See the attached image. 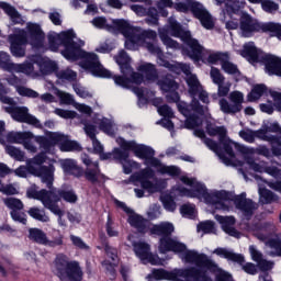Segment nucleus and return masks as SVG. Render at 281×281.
Wrapping results in <instances>:
<instances>
[{
	"instance_id": "63",
	"label": "nucleus",
	"mask_w": 281,
	"mask_h": 281,
	"mask_svg": "<svg viewBox=\"0 0 281 281\" xmlns=\"http://www.w3.org/2000/svg\"><path fill=\"white\" fill-rule=\"evenodd\" d=\"M239 137H241V139H244V142H247L248 144H254V142H256L254 130H241L239 132Z\"/></svg>"
},
{
	"instance_id": "44",
	"label": "nucleus",
	"mask_w": 281,
	"mask_h": 281,
	"mask_svg": "<svg viewBox=\"0 0 281 281\" xmlns=\"http://www.w3.org/2000/svg\"><path fill=\"white\" fill-rule=\"evenodd\" d=\"M267 91V86L260 83L256 85L250 93L248 94V101L249 102H256V100H260L262 98V93Z\"/></svg>"
},
{
	"instance_id": "15",
	"label": "nucleus",
	"mask_w": 281,
	"mask_h": 281,
	"mask_svg": "<svg viewBox=\"0 0 281 281\" xmlns=\"http://www.w3.org/2000/svg\"><path fill=\"white\" fill-rule=\"evenodd\" d=\"M0 69L10 74H25L26 76L34 74V65L32 63L14 64L10 59V54L5 52H0Z\"/></svg>"
},
{
	"instance_id": "56",
	"label": "nucleus",
	"mask_w": 281,
	"mask_h": 281,
	"mask_svg": "<svg viewBox=\"0 0 281 281\" xmlns=\"http://www.w3.org/2000/svg\"><path fill=\"white\" fill-rule=\"evenodd\" d=\"M222 69L223 71H225V74H229L232 76H236V74H240V71L238 70V66L229 61V59H225L222 63Z\"/></svg>"
},
{
	"instance_id": "57",
	"label": "nucleus",
	"mask_w": 281,
	"mask_h": 281,
	"mask_svg": "<svg viewBox=\"0 0 281 281\" xmlns=\"http://www.w3.org/2000/svg\"><path fill=\"white\" fill-rule=\"evenodd\" d=\"M91 23L92 25H94V27H98L99 30H108V32H111V30H113V26L106 23V18L104 16H97L91 21Z\"/></svg>"
},
{
	"instance_id": "29",
	"label": "nucleus",
	"mask_w": 281,
	"mask_h": 281,
	"mask_svg": "<svg viewBox=\"0 0 281 281\" xmlns=\"http://www.w3.org/2000/svg\"><path fill=\"white\" fill-rule=\"evenodd\" d=\"M26 196L29 199H35L36 201H41L44 207L47 209L52 203V189H49L48 191L45 189L38 191L36 189V186H33L26 190Z\"/></svg>"
},
{
	"instance_id": "10",
	"label": "nucleus",
	"mask_w": 281,
	"mask_h": 281,
	"mask_svg": "<svg viewBox=\"0 0 281 281\" xmlns=\"http://www.w3.org/2000/svg\"><path fill=\"white\" fill-rule=\"evenodd\" d=\"M54 273L61 281H82V269L76 261H69L67 256L59 254L54 260Z\"/></svg>"
},
{
	"instance_id": "4",
	"label": "nucleus",
	"mask_w": 281,
	"mask_h": 281,
	"mask_svg": "<svg viewBox=\"0 0 281 281\" xmlns=\"http://www.w3.org/2000/svg\"><path fill=\"white\" fill-rule=\"evenodd\" d=\"M182 260L189 262V265H194L195 267L175 269L172 271L164 269L154 270L151 274L147 276V280L212 281V278L207 276V271H213L214 273L221 271L218 265L207 257V255L195 250H187L182 255Z\"/></svg>"
},
{
	"instance_id": "37",
	"label": "nucleus",
	"mask_w": 281,
	"mask_h": 281,
	"mask_svg": "<svg viewBox=\"0 0 281 281\" xmlns=\"http://www.w3.org/2000/svg\"><path fill=\"white\" fill-rule=\"evenodd\" d=\"M138 71H142L144 74L145 78L149 80L150 82H155L157 78H159V75H157V68H155V65L153 64H143L138 67Z\"/></svg>"
},
{
	"instance_id": "49",
	"label": "nucleus",
	"mask_w": 281,
	"mask_h": 281,
	"mask_svg": "<svg viewBox=\"0 0 281 281\" xmlns=\"http://www.w3.org/2000/svg\"><path fill=\"white\" fill-rule=\"evenodd\" d=\"M255 138L262 139L263 142H278L277 135H269L265 125L258 131H254Z\"/></svg>"
},
{
	"instance_id": "7",
	"label": "nucleus",
	"mask_w": 281,
	"mask_h": 281,
	"mask_svg": "<svg viewBox=\"0 0 281 281\" xmlns=\"http://www.w3.org/2000/svg\"><path fill=\"white\" fill-rule=\"evenodd\" d=\"M172 232H175V225L170 222H162L160 224L154 225L150 228V233L156 236H160L159 251L160 254H166L168 251H173L175 254H186V244L180 243L176 238H171Z\"/></svg>"
},
{
	"instance_id": "12",
	"label": "nucleus",
	"mask_w": 281,
	"mask_h": 281,
	"mask_svg": "<svg viewBox=\"0 0 281 281\" xmlns=\"http://www.w3.org/2000/svg\"><path fill=\"white\" fill-rule=\"evenodd\" d=\"M123 183H140L143 190H147L150 194L159 192V180L155 179V171L150 168L142 169L140 171L132 175L128 180H124Z\"/></svg>"
},
{
	"instance_id": "59",
	"label": "nucleus",
	"mask_w": 281,
	"mask_h": 281,
	"mask_svg": "<svg viewBox=\"0 0 281 281\" xmlns=\"http://www.w3.org/2000/svg\"><path fill=\"white\" fill-rule=\"evenodd\" d=\"M229 89H232V83H229V81H222V83H217L218 98L227 97L229 94Z\"/></svg>"
},
{
	"instance_id": "23",
	"label": "nucleus",
	"mask_w": 281,
	"mask_h": 281,
	"mask_svg": "<svg viewBox=\"0 0 281 281\" xmlns=\"http://www.w3.org/2000/svg\"><path fill=\"white\" fill-rule=\"evenodd\" d=\"M26 32L29 36V43L35 49H41L45 45V32L36 23L29 22L26 23Z\"/></svg>"
},
{
	"instance_id": "35",
	"label": "nucleus",
	"mask_w": 281,
	"mask_h": 281,
	"mask_svg": "<svg viewBox=\"0 0 281 281\" xmlns=\"http://www.w3.org/2000/svg\"><path fill=\"white\" fill-rule=\"evenodd\" d=\"M61 168L66 175H72L74 177H82V169L78 167L76 160L74 159H64L61 160Z\"/></svg>"
},
{
	"instance_id": "3",
	"label": "nucleus",
	"mask_w": 281,
	"mask_h": 281,
	"mask_svg": "<svg viewBox=\"0 0 281 281\" xmlns=\"http://www.w3.org/2000/svg\"><path fill=\"white\" fill-rule=\"evenodd\" d=\"M206 133L211 137H216V135H218V142L221 146H223V149L228 157L222 154L218 143L205 136V132L203 130L194 131L195 137H200L203 144H205V146H207L210 150H213V153H215L220 157L225 166H243V161L236 159V154L234 153L235 149L237 150V153L244 155L246 164L255 172H267V175H270V177H274V179L281 177V170L278 167L267 166L266 162H255L254 159L249 157V155H254V148H249L227 138V128H225L224 126H213L212 124H209L206 126Z\"/></svg>"
},
{
	"instance_id": "22",
	"label": "nucleus",
	"mask_w": 281,
	"mask_h": 281,
	"mask_svg": "<svg viewBox=\"0 0 281 281\" xmlns=\"http://www.w3.org/2000/svg\"><path fill=\"white\" fill-rule=\"evenodd\" d=\"M131 11L135 12L137 16H147L145 19V23L147 25H159V11H157V8L149 5L148 8L140 5V4H132Z\"/></svg>"
},
{
	"instance_id": "21",
	"label": "nucleus",
	"mask_w": 281,
	"mask_h": 281,
	"mask_svg": "<svg viewBox=\"0 0 281 281\" xmlns=\"http://www.w3.org/2000/svg\"><path fill=\"white\" fill-rule=\"evenodd\" d=\"M234 205L236 210L241 212L243 216L249 221L254 216V212L258 209V203L251 199H247V193H240L234 198Z\"/></svg>"
},
{
	"instance_id": "20",
	"label": "nucleus",
	"mask_w": 281,
	"mask_h": 281,
	"mask_svg": "<svg viewBox=\"0 0 281 281\" xmlns=\"http://www.w3.org/2000/svg\"><path fill=\"white\" fill-rule=\"evenodd\" d=\"M240 30L241 35L245 38H249V36H252L255 32H267V23H260L256 19L251 18V15L243 13L240 18Z\"/></svg>"
},
{
	"instance_id": "17",
	"label": "nucleus",
	"mask_w": 281,
	"mask_h": 281,
	"mask_svg": "<svg viewBox=\"0 0 281 281\" xmlns=\"http://www.w3.org/2000/svg\"><path fill=\"white\" fill-rule=\"evenodd\" d=\"M2 203L5 205V207H8V210L11 211L10 216L12 221L15 223H21L22 225H27V215H25L24 212H21V210L25 207L21 199L12 196L3 198Z\"/></svg>"
},
{
	"instance_id": "24",
	"label": "nucleus",
	"mask_w": 281,
	"mask_h": 281,
	"mask_svg": "<svg viewBox=\"0 0 281 281\" xmlns=\"http://www.w3.org/2000/svg\"><path fill=\"white\" fill-rule=\"evenodd\" d=\"M48 190H50V202L56 203V205H58L60 199H63V201H66V203L78 202V195L76 194V191H74V189L71 188L56 189L54 188V184H52V187L48 188Z\"/></svg>"
},
{
	"instance_id": "51",
	"label": "nucleus",
	"mask_w": 281,
	"mask_h": 281,
	"mask_svg": "<svg viewBox=\"0 0 281 281\" xmlns=\"http://www.w3.org/2000/svg\"><path fill=\"white\" fill-rule=\"evenodd\" d=\"M36 138V136H34V134L30 133L27 134L26 138H24L23 147L25 148V150H29V153H37L38 148L36 147V145H34V143L36 140H34Z\"/></svg>"
},
{
	"instance_id": "50",
	"label": "nucleus",
	"mask_w": 281,
	"mask_h": 281,
	"mask_svg": "<svg viewBox=\"0 0 281 281\" xmlns=\"http://www.w3.org/2000/svg\"><path fill=\"white\" fill-rule=\"evenodd\" d=\"M224 60H229V54L227 53H211L207 57V63L211 65H216V63H221L223 65Z\"/></svg>"
},
{
	"instance_id": "45",
	"label": "nucleus",
	"mask_w": 281,
	"mask_h": 281,
	"mask_svg": "<svg viewBox=\"0 0 281 281\" xmlns=\"http://www.w3.org/2000/svg\"><path fill=\"white\" fill-rule=\"evenodd\" d=\"M27 135H30V132H10L7 135V139L11 144H23Z\"/></svg>"
},
{
	"instance_id": "55",
	"label": "nucleus",
	"mask_w": 281,
	"mask_h": 281,
	"mask_svg": "<svg viewBox=\"0 0 281 281\" xmlns=\"http://www.w3.org/2000/svg\"><path fill=\"white\" fill-rule=\"evenodd\" d=\"M199 232H203L204 234H216V227L214 226V222L205 221L201 222L198 225Z\"/></svg>"
},
{
	"instance_id": "33",
	"label": "nucleus",
	"mask_w": 281,
	"mask_h": 281,
	"mask_svg": "<svg viewBox=\"0 0 281 281\" xmlns=\"http://www.w3.org/2000/svg\"><path fill=\"white\" fill-rule=\"evenodd\" d=\"M157 85L160 91L168 93L170 91H177L179 83L175 80V77L170 74L161 75L157 78Z\"/></svg>"
},
{
	"instance_id": "19",
	"label": "nucleus",
	"mask_w": 281,
	"mask_h": 281,
	"mask_svg": "<svg viewBox=\"0 0 281 281\" xmlns=\"http://www.w3.org/2000/svg\"><path fill=\"white\" fill-rule=\"evenodd\" d=\"M4 111L10 113L11 117H13L15 122H24L25 124H32L33 126L41 125L38 119L30 114V110L26 106L9 105L4 106Z\"/></svg>"
},
{
	"instance_id": "13",
	"label": "nucleus",
	"mask_w": 281,
	"mask_h": 281,
	"mask_svg": "<svg viewBox=\"0 0 281 281\" xmlns=\"http://www.w3.org/2000/svg\"><path fill=\"white\" fill-rule=\"evenodd\" d=\"M190 8L192 14L200 21L201 25H203L205 30H212V27H214V20L212 19V14L207 12V9L203 7V4L199 2H193L191 5L184 2H178L175 4V10H177V12L186 13L190 11Z\"/></svg>"
},
{
	"instance_id": "62",
	"label": "nucleus",
	"mask_w": 281,
	"mask_h": 281,
	"mask_svg": "<svg viewBox=\"0 0 281 281\" xmlns=\"http://www.w3.org/2000/svg\"><path fill=\"white\" fill-rule=\"evenodd\" d=\"M161 201H162V205H164L165 210H167L168 212H175V210H177V203L175 202L172 196L165 195L161 199Z\"/></svg>"
},
{
	"instance_id": "58",
	"label": "nucleus",
	"mask_w": 281,
	"mask_h": 281,
	"mask_svg": "<svg viewBox=\"0 0 281 281\" xmlns=\"http://www.w3.org/2000/svg\"><path fill=\"white\" fill-rule=\"evenodd\" d=\"M133 91L135 95L138 98V106L142 109V106H146L148 104V99L144 97V93L146 89L139 88V87H134Z\"/></svg>"
},
{
	"instance_id": "34",
	"label": "nucleus",
	"mask_w": 281,
	"mask_h": 281,
	"mask_svg": "<svg viewBox=\"0 0 281 281\" xmlns=\"http://www.w3.org/2000/svg\"><path fill=\"white\" fill-rule=\"evenodd\" d=\"M213 254L220 256V258L237 262V265H243V262H245V257L243 255L236 254L234 250H229L227 248H216Z\"/></svg>"
},
{
	"instance_id": "8",
	"label": "nucleus",
	"mask_w": 281,
	"mask_h": 281,
	"mask_svg": "<svg viewBox=\"0 0 281 281\" xmlns=\"http://www.w3.org/2000/svg\"><path fill=\"white\" fill-rule=\"evenodd\" d=\"M241 56L248 58L250 63H259L262 58L269 76H281V58L276 55H262V52L256 47L254 42L244 45Z\"/></svg>"
},
{
	"instance_id": "28",
	"label": "nucleus",
	"mask_w": 281,
	"mask_h": 281,
	"mask_svg": "<svg viewBox=\"0 0 281 281\" xmlns=\"http://www.w3.org/2000/svg\"><path fill=\"white\" fill-rule=\"evenodd\" d=\"M85 177L87 181L92 183V186H98L99 188H102L106 181V176L100 171V165L98 161H94L93 167H88L86 169Z\"/></svg>"
},
{
	"instance_id": "41",
	"label": "nucleus",
	"mask_w": 281,
	"mask_h": 281,
	"mask_svg": "<svg viewBox=\"0 0 281 281\" xmlns=\"http://www.w3.org/2000/svg\"><path fill=\"white\" fill-rule=\"evenodd\" d=\"M46 210H49V212H52V214H55V216H58V225L60 227H67V223L65 222V220L63 218V216H65V211H63L60 209V206L58 204H56V202H52Z\"/></svg>"
},
{
	"instance_id": "25",
	"label": "nucleus",
	"mask_w": 281,
	"mask_h": 281,
	"mask_svg": "<svg viewBox=\"0 0 281 281\" xmlns=\"http://www.w3.org/2000/svg\"><path fill=\"white\" fill-rule=\"evenodd\" d=\"M10 52L15 58L25 56V45H27V36L25 33L9 35Z\"/></svg>"
},
{
	"instance_id": "1",
	"label": "nucleus",
	"mask_w": 281,
	"mask_h": 281,
	"mask_svg": "<svg viewBox=\"0 0 281 281\" xmlns=\"http://www.w3.org/2000/svg\"><path fill=\"white\" fill-rule=\"evenodd\" d=\"M112 25L126 38L125 49L135 52L137 47H145L149 54L157 56V63L160 65V67H166L167 69L171 70L172 74H177V76L180 74H186L189 94L192 98L190 108L199 115H203V113L207 111V106L201 105V102H203V104H210V93L203 89L199 78H196L195 75H192L190 65L181 63L170 64V61L165 60L164 50H161V48L157 45V33L154 30H144L139 26H133L124 19L113 20Z\"/></svg>"
},
{
	"instance_id": "52",
	"label": "nucleus",
	"mask_w": 281,
	"mask_h": 281,
	"mask_svg": "<svg viewBox=\"0 0 281 281\" xmlns=\"http://www.w3.org/2000/svg\"><path fill=\"white\" fill-rule=\"evenodd\" d=\"M59 80H68V82H74L77 76L76 72L71 69L59 70L55 72Z\"/></svg>"
},
{
	"instance_id": "31",
	"label": "nucleus",
	"mask_w": 281,
	"mask_h": 281,
	"mask_svg": "<svg viewBox=\"0 0 281 281\" xmlns=\"http://www.w3.org/2000/svg\"><path fill=\"white\" fill-rule=\"evenodd\" d=\"M54 139H57L59 149L63 153H71L74 150H80V144H78L76 140L69 139V136H65L61 133H57V135L54 136Z\"/></svg>"
},
{
	"instance_id": "9",
	"label": "nucleus",
	"mask_w": 281,
	"mask_h": 281,
	"mask_svg": "<svg viewBox=\"0 0 281 281\" xmlns=\"http://www.w3.org/2000/svg\"><path fill=\"white\" fill-rule=\"evenodd\" d=\"M168 23L171 36H175L176 38H181V41H183V43L188 45L190 49L188 52V56L193 60H201L205 48H203V46L199 44V41L192 37V33H190V31H183L181 24H179V22H177V20L172 16L168 19Z\"/></svg>"
},
{
	"instance_id": "39",
	"label": "nucleus",
	"mask_w": 281,
	"mask_h": 281,
	"mask_svg": "<svg viewBox=\"0 0 281 281\" xmlns=\"http://www.w3.org/2000/svg\"><path fill=\"white\" fill-rule=\"evenodd\" d=\"M2 10H4L5 14H8V16H10L12 23H14L15 25L23 23V18L21 16V13H19L16 8H14L8 3H3Z\"/></svg>"
},
{
	"instance_id": "27",
	"label": "nucleus",
	"mask_w": 281,
	"mask_h": 281,
	"mask_svg": "<svg viewBox=\"0 0 281 281\" xmlns=\"http://www.w3.org/2000/svg\"><path fill=\"white\" fill-rule=\"evenodd\" d=\"M7 82L11 87H14V89L16 90L19 95H22L23 98L36 99V98L41 97V94H38V92H36L35 90H32V88L21 86V85H23V80H21L19 77H16L14 75L7 78Z\"/></svg>"
},
{
	"instance_id": "40",
	"label": "nucleus",
	"mask_w": 281,
	"mask_h": 281,
	"mask_svg": "<svg viewBox=\"0 0 281 281\" xmlns=\"http://www.w3.org/2000/svg\"><path fill=\"white\" fill-rule=\"evenodd\" d=\"M29 216L41 223H49V216L45 213V210H41L37 206H33L27 211Z\"/></svg>"
},
{
	"instance_id": "2",
	"label": "nucleus",
	"mask_w": 281,
	"mask_h": 281,
	"mask_svg": "<svg viewBox=\"0 0 281 281\" xmlns=\"http://www.w3.org/2000/svg\"><path fill=\"white\" fill-rule=\"evenodd\" d=\"M58 42L64 46V49L61 50L64 58L72 61L82 58L81 67L90 71L92 76H97L98 78H113L115 85L123 87V89H131V85H142V82H144V76L133 71V68L131 67V57L125 50H120L119 55L114 57L123 76H113L111 71L100 64V58H98L95 53H87L82 50L85 41H76V33L74 30L61 32L59 35H48V43L52 52L58 50Z\"/></svg>"
},
{
	"instance_id": "16",
	"label": "nucleus",
	"mask_w": 281,
	"mask_h": 281,
	"mask_svg": "<svg viewBox=\"0 0 281 281\" xmlns=\"http://www.w3.org/2000/svg\"><path fill=\"white\" fill-rule=\"evenodd\" d=\"M229 100L231 103L225 98H222L218 101L222 113H225L226 115H236V113H240V111H243V102L245 100L243 93L239 91H233L229 94Z\"/></svg>"
},
{
	"instance_id": "64",
	"label": "nucleus",
	"mask_w": 281,
	"mask_h": 281,
	"mask_svg": "<svg viewBox=\"0 0 281 281\" xmlns=\"http://www.w3.org/2000/svg\"><path fill=\"white\" fill-rule=\"evenodd\" d=\"M261 8L265 10V12H276L278 11V3L271 0H261Z\"/></svg>"
},
{
	"instance_id": "48",
	"label": "nucleus",
	"mask_w": 281,
	"mask_h": 281,
	"mask_svg": "<svg viewBox=\"0 0 281 281\" xmlns=\"http://www.w3.org/2000/svg\"><path fill=\"white\" fill-rule=\"evenodd\" d=\"M101 240L103 243V247L106 256L111 258L113 262H117L120 260L117 256V248H114L113 246L109 245V241H106L105 237H101Z\"/></svg>"
},
{
	"instance_id": "6",
	"label": "nucleus",
	"mask_w": 281,
	"mask_h": 281,
	"mask_svg": "<svg viewBox=\"0 0 281 281\" xmlns=\"http://www.w3.org/2000/svg\"><path fill=\"white\" fill-rule=\"evenodd\" d=\"M180 181L184 186H189L190 189L184 187H178L176 190L180 196H189L191 199H203L209 205H215V210H222V212H229L232 210V193L222 191H207L205 184L196 181L194 178L181 177Z\"/></svg>"
},
{
	"instance_id": "11",
	"label": "nucleus",
	"mask_w": 281,
	"mask_h": 281,
	"mask_svg": "<svg viewBox=\"0 0 281 281\" xmlns=\"http://www.w3.org/2000/svg\"><path fill=\"white\" fill-rule=\"evenodd\" d=\"M54 172H56V168L54 165L35 167L34 165L20 166L14 170V175L16 177L25 178L27 175H34V177H40L42 183L46 184V188H52L54 183Z\"/></svg>"
},
{
	"instance_id": "30",
	"label": "nucleus",
	"mask_w": 281,
	"mask_h": 281,
	"mask_svg": "<svg viewBox=\"0 0 281 281\" xmlns=\"http://www.w3.org/2000/svg\"><path fill=\"white\" fill-rule=\"evenodd\" d=\"M216 221L222 225L223 232L233 236V238H240V232L234 227L236 225V218L234 216L215 215Z\"/></svg>"
},
{
	"instance_id": "43",
	"label": "nucleus",
	"mask_w": 281,
	"mask_h": 281,
	"mask_svg": "<svg viewBox=\"0 0 281 281\" xmlns=\"http://www.w3.org/2000/svg\"><path fill=\"white\" fill-rule=\"evenodd\" d=\"M99 128L103 131V133H106V135H115L117 127L115 126V123L109 119L103 117L101 122L99 123Z\"/></svg>"
},
{
	"instance_id": "5",
	"label": "nucleus",
	"mask_w": 281,
	"mask_h": 281,
	"mask_svg": "<svg viewBox=\"0 0 281 281\" xmlns=\"http://www.w3.org/2000/svg\"><path fill=\"white\" fill-rule=\"evenodd\" d=\"M116 142L122 149H114V159L122 164L124 175H131L133 172V166L137 165V162L128 159V150H133L136 157L144 159L145 166L156 168L160 175H169V177H179L181 175L179 167L161 164V160L155 157V149L151 147L139 145L135 140H126L124 138H117Z\"/></svg>"
},
{
	"instance_id": "42",
	"label": "nucleus",
	"mask_w": 281,
	"mask_h": 281,
	"mask_svg": "<svg viewBox=\"0 0 281 281\" xmlns=\"http://www.w3.org/2000/svg\"><path fill=\"white\" fill-rule=\"evenodd\" d=\"M128 223L132 225V227H135L140 233L146 232V225H148V221L144 220L139 215H131Z\"/></svg>"
},
{
	"instance_id": "18",
	"label": "nucleus",
	"mask_w": 281,
	"mask_h": 281,
	"mask_svg": "<svg viewBox=\"0 0 281 281\" xmlns=\"http://www.w3.org/2000/svg\"><path fill=\"white\" fill-rule=\"evenodd\" d=\"M29 238L30 240H33V243H37V245H44L45 247H50L52 249H55V247H63L64 245V236L61 234L53 239H49L47 238V234L40 228H31L29 231Z\"/></svg>"
},
{
	"instance_id": "61",
	"label": "nucleus",
	"mask_w": 281,
	"mask_h": 281,
	"mask_svg": "<svg viewBox=\"0 0 281 281\" xmlns=\"http://www.w3.org/2000/svg\"><path fill=\"white\" fill-rule=\"evenodd\" d=\"M210 76L214 85H221L222 82H225V76H223V74H221V70H218L217 68H211Z\"/></svg>"
},
{
	"instance_id": "47",
	"label": "nucleus",
	"mask_w": 281,
	"mask_h": 281,
	"mask_svg": "<svg viewBox=\"0 0 281 281\" xmlns=\"http://www.w3.org/2000/svg\"><path fill=\"white\" fill-rule=\"evenodd\" d=\"M5 153L9 154L15 161H25V151L12 145L5 147Z\"/></svg>"
},
{
	"instance_id": "36",
	"label": "nucleus",
	"mask_w": 281,
	"mask_h": 281,
	"mask_svg": "<svg viewBox=\"0 0 281 281\" xmlns=\"http://www.w3.org/2000/svg\"><path fill=\"white\" fill-rule=\"evenodd\" d=\"M217 5L225 4L227 14H238L241 8H245V3L239 0H215Z\"/></svg>"
},
{
	"instance_id": "32",
	"label": "nucleus",
	"mask_w": 281,
	"mask_h": 281,
	"mask_svg": "<svg viewBox=\"0 0 281 281\" xmlns=\"http://www.w3.org/2000/svg\"><path fill=\"white\" fill-rule=\"evenodd\" d=\"M55 135H58V133L57 132L50 133L47 137L35 136L34 142L38 144L43 153H52V150H54V146L58 144V138H54Z\"/></svg>"
},
{
	"instance_id": "53",
	"label": "nucleus",
	"mask_w": 281,
	"mask_h": 281,
	"mask_svg": "<svg viewBox=\"0 0 281 281\" xmlns=\"http://www.w3.org/2000/svg\"><path fill=\"white\" fill-rule=\"evenodd\" d=\"M57 66L54 61H43L40 64V71L44 76H49V74H54L56 71Z\"/></svg>"
},
{
	"instance_id": "60",
	"label": "nucleus",
	"mask_w": 281,
	"mask_h": 281,
	"mask_svg": "<svg viewBox=\"0 0 281 281\" xmlns=\"http://www.w3.org/2000/svg\"><path fill=\"white\" fill-rule=\"evenodd\" d=\"M266 32H270L281 41V25L279 23L268 22L266 26Z\"/></svg>"
},
{
	"instance_id": "26",
	"label": "nucleus",
	"mask_w": 281,
	"mask_h": 281,
	"mask_svg": "<svg viewBox=\"0 0 281 281\" xmlns=\"http://www.w3.org/2000/svg\"><path fill=\"white\" fill-rule=\"evenodd\" d=\"M134 251L144 265H159V257L150 254V246L144 241L133 243Z\"/></svg>"
},
{
	"instance_id": "54",
	"label": "nucleus",
	"mask_w": 281,
	"mask_h": 281,
	"mask_svg": "<svg viewBox=\"0 0 281 281\" xmlns=\"http://www.w3.org/2000/svg\"><path fill=\"white\" fill-rule=\"evenodd\" d=\"M180 213L184 218H194L196 216V209L193 204H183L180 207Z\"/></svg>"
},
{
	"instance_id": "46",
	"label": "nucleus",
	"mask_w": 281,
	"mask_h": 281,
	"mask_svg": "<svg viewBox=\"0 0 281 281\" xmlns=\"http://www.w3.org/2000/svg\"><path fill=\"white\" fill-rule=\"evenodd\" d=\"M259 194L261 196L262 203L269 204V203H278L279 199L276 193L268 189H259Z\"/></svg>"
},
{
	"instance_id": "38",
	"label": "nucleus",
	"mask_w": 281,
	"mask_h": 281,
	"mask_svg": "<svg viewBox=\"0 0 281 281\" xmlns=\"http://www.w3.org/2000/svg\"><path fill=\"white\" fill-rule=\"evenodd\" d=\"M158 34L164 45H166L170 49H181V45L168 35V31H166V29H159Z\"/></svg>"
},
{
	"instance_id": "14",
	"label": "nucleus",
	"mask_w": 281,
	"mask_h": 281,
	"mask_svg": "<svg viewBox=\"0 0 281 281\" xmlns=\"http://www.w3.org/2000/svg\"><path fill=\"white\" fill-rule=\"evenodd\" d=\"M276 234V224L266 222L261 225L259 232L255 233L256 238L266 243L267 247L273 249L278 256H281V241L278 239H270Z\"/></svg>"
}]
</instances>
